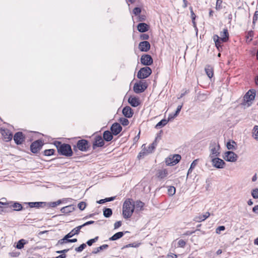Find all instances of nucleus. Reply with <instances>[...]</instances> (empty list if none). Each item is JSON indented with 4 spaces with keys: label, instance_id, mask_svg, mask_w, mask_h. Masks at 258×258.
<instances>
[{
    "label": "nucleus",
    "instance_id": "obj_22",
    "mask_svg": "<svg viewBox=\"0 0 258 258\" xmlns=\"http://www.w3.org/2000/svg\"><path fill=\"white\" fill-rule=\"evenodd\" d=\"M168 175V171L167 169H159L157 170L156 176L157 177L161 179L166 177Z\"/></svg>",
    "mask_w": 258,
    "mask_h": 258
},
{
    "label": "nucleus",
    "instance_id": "obj_20",
    "mask_svg": "<svg viewBox=\"0 0 258 258\" xmlns=\"http://www.w3.org/2000/svg\"><path fill=\"white\" fill-rule=\"evenodd\" d=\"M138 30L140 32H146L149 30V26L146 23H140L137 26Z\"/></svg>",
    "mask_w": 258,
    "mask_h": 258
},
{
    "label": "nucleus",
    "instance_id": "obj_49",
    "mask_svg": "<svg viewBox=\"0 0 258 258\" xmlns=\"http://www.w3.org/2000/svg\"><path fill=\"white\" fill-rule=\"evenodd\" d=\"M175 188L174 186H170L168 189V193L169 196H173L175 193Z\"/></svg>",
    "mask_w": 258,
    "mask_h": 258
},
{
    "label": "nucleus",
    "instance_id": "obj_6",
    "mask_svg": "<svg viewBox=\"0 0 258 258\" xmlns=\"http://www.w3.org/2000/svg\"><path fill=\"white\" fill-rule=\"evenodd\" d=\"M223 158L227 161L234 162L237 161L238 156L232 151H227L225 153Z\"/></svg>",
    "mask_w": 258,
    "mask_h": 258
},
{
    "label": "nucleus",
    "instance_id": "obj_44",
    "mask_svg": "<svg viewBox=\"0 0 258 258\" xmlns=\"http://www.w3.org/2000/svg\"><path fill=\"white\" fill-rule=\"evenodd\" d=\"M55 150L54 149H47L44 151V155L45 156H51L54 153Z\"/></svg>",
    "mask_w": 258,
    "mask_h": 258
},
{
    "label": "nucleus",
    "instance_id": "obj_11",
    "mask_svg": "<svg viewBox=\"0 0 258 258\" xmlns=\"http://www.w3.org/2000/svg\"><path fill=\"white\" fill-rule=\"evenodd\" d=\"M212 165L216 168L221 169L224 167L225 162L219 158H214L212 159Z\"/></svg>",
    "mask_w": 258,
    "mask_h": 258
},
{
    "label": "nucleus",
    "instance_id": "obj_45",
    "mask_svg": "<svg viewBox=\"0 0 258 258\" xmlns=\"http://www.w3.org/2000/svg\"><path fill=\"white\" fill-rule=\"evenodd\" d=\"M222 0H217L216 4V9L217 11H220L222 8Z\"/></svg>",
    "mask_w": 258,
    "mask_h": 258
},
{
    "label": "nucleus",
    "instance_id": "obj_58",
    "mask_svg": "<svg viewBox=\"0 0 258 258\" xmlns=\"http://www.w3.org/2000/svg\"><path fill=\"white\" fill-rule=\"evenodd\" d=\"M206 99V96L204 94H199L197 99L200 101H204Z\"/></svg>",
    "mask_w": 258,
    "mask_h": 258
},
{
    "label": "nucleus",
    "instance_id": "obj_46",
    "mask_svg": "<svg viewBox=\"0 0 258 258\" xmlns=\"http://www.w3.org/2000/svg\"><path fill=\"white\" fill-rule=\"evenodd\" d=\"M119 121L121 123V124L123 126H126L128 124L129 121L127 119L121 117L119 119Z\"/></svg>",
    "mask_w": 258,
    "mask_h": 258
},
{
    "label": "nucleus",
    "instance_id": "obj_47",
    "mask_svg": "<svg viewBox=\"0 0 258 258\" xmlns=\"http://www.w3.org/2000/svg\"><path fill=\"white\" fill-rule=\"evenodd\" d=\"M86 247V244L85 243H83L80 245V246L76 247L75 248V250L77 252H80L82 251Z\"/></svg>",
    "mask_w": 258,
    "mask_h": 258
},
{
    "label": "nucleus",
    "instance_id": "obj_17",
    "mask_svg": "<svg viewBox=\"0 0 258 258\" xmlns=\"http://www.w3.org/2000/svg\"><path fill=\"white\" fill-rule=\"evenodd\" d=\"M210 216V213L209 212H207L204 214L196 216L193 220L196 222H201L205 221Z\"/></svg>",
    "mask_w": 258,
    "mask_h": 258
},
{
    "label": "nucleus",
    "instance_id": "obj_18",
    "mask_svg": "<svg viewBox=\"0 0 258 258\" xmlns=\"http://www.w3.org/2000/svg\"><path fill=\"white\" fill-rule=\"evenodd\" d=\"M81 229V226H79L73 229L71 232L66 235L63 238H66V239L70 238L75 235H78Z\"/></svg>",
    "mask_w": 258,
    "mask_h": 258
},
{
    "label": "nucleus",
    "instance_id": "obj_36",
    "mask_svg": "<svg viewBox=\"0 0 258 258\" xmlns=\"http://www.w3.org/2000/svg\"><path fill=\"white\" fill-rule=\"evenodd\" d=\"M135 209L136 211H141L144 206V203L140 201H137L135 203Z\"/></svg>",
    "mask_w": 258,
    "mask_h": 258
},
{
    "label": "nucleus",
    "instance_id": "obj_4",
    "mask_svg": "<svg viewBox=\"0 0 258 258\" xmlns=\"http://www.w3.org/2000/svg\"><path fill=\"white\" fill-rule=\"evenodd\" d=\"M147 87V84L145 82L140 81L139 82L135 84L133 89L136 93L139 94L143 92Z\"/></svg>",
    "mask_w": 258,
    "mask_h": 258
},
{
    "label": "nucleus",
    "instance_id": "obj_42",
    "mask_svg": "<svg viewBox=\"0 0 258 258\" xmlns=\"http://www.w3.org/2000/svg\"><path fill=\"white\" fill-rule=\"evenodd\" d=\"M66 199H63L62 200H59L56 202H51L49 204L50 206L51 207H55L59 205H60L62 202L66 201Z\"/></svg>",
    "mask_w": 258,
    "mask_h": 258
},
{
    "label": "nucleus",
    "instance_id": "obj_21",
    "mask_svg": "<svg viewBox=\"0 0 258 258\" xmlns=\"http://www.w3.org/2000/svg\"><path fill=\"white\" fill-rule=\"evenodd\" d=\"M158 138H160V136L159 135H157V137L156 138L154 141L152 143V144H151V145H149V146L148 147V148L147 149H146L147 153L150 154V153H151L153 152V151L155 149V147L157 145V139Z\"/></svg>",
    "mask_w": 258,
    "mask_h": 258
},
{
    "label": "nucleus",
    "instance_id": "obj_48",
    "mask_svg": "<svg viewBox=\"0 0 258 258\" xmlns=\"http://www.w3.org/2000/svg\"><path fill=\"white\" fill-rule=\"evenodd\" d=\"M98 237L96 236L94 238L88 240L86 243L88 245L91 246L93 244V243L96 242L98 240Z\"/></svg>",
    "mask_w": 258,
    "mask_h": 258
},
{
    "label": "nucleus",
    "instance_id": "obj_41",
    "mask_svg": "<svg viewBox=\"0 0 258 258\" xmlns=\"http://www.w3.org/2000/svg\"><path fill=\"white\" fill-rule=\"evenodd\" d=\"M12 207L14 208V210L15 211H20L22 209L23 207L21 204L19 203H15L13 204Z\"/></svg>",
    "mask_w": 258,
    "mask_h": 258
},
{
    "label": "nucleus",
    "instance_id": "obj_10",
    "mask_svg": "<svg viewBox=\"0 0 258 258\" xmlns=\"http://www.w3.org/2000/svg\"><path fill=\"white\" fill-rule=\"evenodd\" d=\"M255 96V91L254 90H249L244 96V101L248 103L249 106L250 104L248 103L249 102L254 100Z\"/></svg>",
    "mask_w": 258,
    "mask_h": 258
},
{
    "label": "nucleus",
    "instance_id": "obj_54",
    "mask_svg": "<svg viewBox=\"0 0 258 258\" xmlns=\"http://www.w3.org/2000/svg\"><path fill=\"white\" fill-rule=\"evenodd\" d=\"M78 208L81 210H83L85 209V208H86V204L84 202H80L78 205Z\"/></svg>",
    "mask_w": 258,
    "mask_h": 258
},
{
    "label": "nucleus",
    "instance_id": "obj_39",
    "mask_svg": "<svg viewBox=\"0 0 258 258\" xmlns=\"http://www.w3.org/2000/svg\"><path fill=\"white\" fill-rule=\"evenodd\" d=\"M168 121V120L165 119H162L156 125L155 127L157 128H159L162 126H164L167 123Z\"/></svg>",
    "mask_w": 258,
    "mask_h": 258
},
{
    "label": "nucleus",
    "instance_id": "obj_32",
    "mask_svg": "<svg viewBox=\"0 0 258 258\" xmlns=\"http://www.w3.org/2000/svg\"><path fill=\"white\" fill-rule=\"evenodd\" d=\"M142 150L139 153V155L138 156V158L139 159H140L141 158L145 156H146V155L149 154V153H147V150H146V145L145 144L143 145L142 146Z\"/></svg>",
    "mask_w": 258,
    "mask_h": 258
},
{
    "label": "nucleus",
    "instance_id": "obj_64",
    "mask_svg": "<svg viewBox=\"0 0 258 258\" xmlns=\"http://www.w3.org/2000/svg\"><path fill=\"white\" fill-rule=\"evenodd\" d=\"M252 211L253 212H254V213L256 214H258V205H256L253 208H252Z\"/></svg>",
    "mask_w": 258,
    "mask_h": 258
},
{
    "label": "nucleus",
    "instance_id": "obj_38",
    "mask_svg": "<svg viewBox=\"0 0 258 258\" xmlns=\"http://www.w3.org/2000/svg\"><path fill=\"white\" fill-rule=\"evenodd\" d=\"M252 137L255 140L258 141V125H255L252 130Z\"/></svg>",
    "mask_w": 258,
    "mask_h": 258
},
{
    "label": "nucleus",
    "instance_id": "obj_19",
    "mask_svg": "<svg viewBox=\"0 0 258 258\" xmlns=\"http://www.w3.org/2000/svg\"><path fill=\"white\" fill-rule=\"evenodd\" d=\"M122 113L127 118H131L133 116V111L130 106H125L122 109Z\"/></svg>",
    "mask_w": 258,
    "mask_h": 258
},
{
    "label": "nucleus",
    "instance_id": "obj_34",
    "mask_svg": "<svg viewBox=\"0 0 258 258\" xmlns=\"http://www.w3.org/2000/svg\"><path fill=\"white\" fill-rule=\"evenodd\" d=\"M123 232H118L114 234L112 236H111L110 238H109L110 240L114 241L116 240L121 237H122L123 235Z\"/></svg>",
    "mask_w": 258,
    "mask_h": 258
},
{
    "label": "nucleus",
    "instance_id": "obj_35",
    "mask_svg": "<svg viewBox=\"0 0 258 258\" xmlns=\"http://www.w3.org/2000/svg\"><path fill=\"white\" fill-rule=\"evenodd\" d=\"M103 216L106 218L110 217L112 214V211L110 208H105L103 211Z\"/></svg>",
    "mask_w": 258,
    "mask_h": 258
},
{
    "label": "nucleus",
    "instance_id": "obj_62",
    "mask_svg": "<svg viewBox=\"0 0 258 258\" xmlns=\"http://www.w3.org/2000/svg\"><path fill=\"white\" fill-rule=\"evenodd\" d=\"M94 222H95L94 221H88V222L85 223L83 225H80V226H81V228H82V227H83L85 226H87V225L93 224Z\"/></svg>",
    "mask_w": 258,
    "mask_h": 258
},
{
    "label": "nucleus",
    "instance_id": "obj_50",
    "mask_svg": "<svg viewBox=\"0 0 258 258\" xmlns=\"http://www.w3.org/2000/svg\"><path fill=\"white\" fill-rule=\"evenodd\" d=\"M251 196L254 199H258V188H255L251 191Z\"/></svg>",
    "mask_w": 258,
    "mask_h": 258
},
{
    "label": "nucleus",
    "instance_id": "obj_55",
    "mask_svg": "<svg viewBox=\"0 0 258 258\" xmlns=\"http://www.w3.org/2000/svg\"><path fill=\"white\" fill-rule=\"evenodd\" d=\"M182 107V105H178L176 108L175 112L173 114V116H176L179 114Z\"/></svg>",
    "mask_w": 258,
    "mask_h": 258
},
{
    "label": "nucleus",
    "instance_id": "obj_30",
    "mask_svg": "<svg viewBox=\"0 0 258 258\" xmlns=\"http://www.w3.org/2000/svg\"><path fill=\"white\" fill-rule=\"evenodd\" d=\"M112 135V133L109 131H105L103 135L104 140L107 142L110 141L113 138Z\"/></svg>",
    "mask_w": 258,
    "mask_h": 258
},
{
    "label": "nucleus",
    "instance_id": "obj_15",
    "mask_svg": "<svg viewBox=\"0 0 258 258\" xmlns=\"http://www.w3.org/2000/svg\"><path fill=\"white\" fill-rule=\"evenodd\" d=\"M111 133L114 135H118L122 130V127L118 123H114L110 128Z\"/></svg>",
    "mask_w": 258,
    "mask_h": 258
},
{
    "label": "nucleus",
    "instance_id": "obj_12",
    "mask_svg": "<svg viewBox=\"0 0 258 258\" xmlns=\"http://www.w3.org/2000/svg\"><path fill=\"white\" fill-rule=\"evenodd\" d=\"M77 147L81 151H86L88 149V142L86 140L78 141Z\"/></svg>",
    "mask_w": 258,
    "mask_h": 258
},
{
    "label": "nucleus",
    "instance_id": "obj_23",
    "mask_svg": "<svg viewBox=\"0 0 258 258\" xmlns=\"http://www.w3.org/2000/svg\"><path fill=\"white\" fill-rule=\"evenodd\" d=\"M77 241V238H74V239L67 238L66 239V238H63L62 239H59L58 241L57 245H62L64 243H69V242L74 243V242H76Z\"/></svg>",
    "mask_w": 258,
    "mask_h": 258
},
{
    "label": "nucleus",
    "instance_id": "obj_1",
    "mask_svg": "<svg viewBox=\"0 0 258 258\" xmlns=\"http://www.w3.org/2000/svg\"><path fill=\"white\" fill-rule=\"evenodd\" d=\"M135 209V203L131 199L126 200L123 205L122 215L125 219L130 218Z\"/></svg>",
    "mask_w": 258,
    "mask_h": 258
},
{
    "label": "nucleus",
    "instance_id": "obj_2",
    "mask_svg": "<svg viewBox=\"0 0 258 258\" xmlns=\"http://www.w3.org/2000/svg\"><path fill=\"white\" fill-rule=\"evenodd\" d=\"M58 152L59 154L67 157H70L73 155L71 146L67 144H63L62 146L59 148Z\"/></svg>",
    "mask_w": 258,
    "mask_h": 258
},
{
    "label": "nucleus",
    "instance_id": "obj_33",
    "mask_svg": "<svg viewBox=\"0 0 258 258\" xmlns=\"http://www.w3.org/2000/svg\"><path fill=\"white\" fill-rule=\"evenodd\" d=\"M213 40L215 42L216 46L219 49V47H221V39L217 35H215L213 36Z\"/></svg>",
    "mask_w": 258,
    "mask_h": 258
},
{
    "label": "nucleus",
    "instance_id": "obj_31",
    "mask_svg": "<svg viewBox=\"0 0 258 258\" xmlns=\"http://www.w3.org/2000/svg\"><path fill=\"white\" fill-rule=\"evenodd\" d=\"M109 245L108 244H103L99 247L95 248L92 251V253L96 254L100 251L106 249L108 248Z\"/></svg>",
    "mask_w": 258,
    "mask_h": 258
},
{
    "label": "nucleus",
    "instance_id": "obj_60",
    "mask_svg": "<svg viewBox=\"0 0 258 258\" xmlns=\"http://www.w3.org/2000/svg\"><path fill=\"white\" fill-rule=\"evenodd\" d=\"M62 144H61V142H58V141L55 142L54 145L56 147L58 152L59 148L60 147H61V146H62Z\"/></svg>",
    "mask_w": 258,
    "mask_h": 258
},
{
    "label": "nucleus",
    "instance_id": "obj_5",
    "mask_svg": "<svg viewBox=\"0 0 258 258\" xmlns=\"http://www.w3.org/2000/svg\"><path fill=\"white\" fill-rule=\"evenodd\" d=\"M181 159L180 155L176 154L171 156L166 159V164L167 165L173 166L178 163Z\"/></svg>",
    "mask_w": 258,
    "mask_h": 258
},
{
    "label": "nucleus",
    "instance_id": "obj_27",
    "mask_svg": "<svg viewBox=\"0 0 258 258\" xmlns=\"http://www.w3.org/2000/svg\"><path fill=\"white\" fill-rule=\"evenodd\" d=\"M75 210V207L73 205H69L62 208L60 211L62 213L69 214L73 212Z\"/></svg>",
    "mask_w": 258,
    "mask_h": 258
},
{
    "label": "nucleus",
    "instance_id": "obj_14",
    "mask_svg": "<svg viewBox=\"0 0 258 258\" xmlns=\"http://www.w3.org/2000/svg\"><path fill=\"white\" fill-rule=\"evenodd\" d=\"M150 44L147 41H142L139 44V49L142 52L148 51L150 49Z\"/></svg>",
    "mask_w": 258,
    "mask_h": 258
},
{
    "label": "nucleus",
    "instance_id": "obj_7",
    "mask_svg": "<svg viewBox=\"0 0 258 258\" xmlns=\"http://www.w3.org/2000/svg\"><path fill=\"white\" fill-rule=\"evenodd\" d=\"M219 149L220 146L218 144L215 142H212L210 145L211 156L212 155V157L218 156L220 154V153L219 152Z\"/></svg>",
    "mask_w": 258,
    "mask_h": 258
},
{
    "label": "nucleus",
    "instance_id": "obj_56",
    "mask_svg": "<svg viewBox=\"0 0 258 258\" xmlns=\"http://www.w3.org/2000/svg\"><path fill=\"white\" fill-rule=\"evenodd\" d=\"M149 38V36L147 34H142L140 35V39L143 40H148Z\"/></svg>",
    "mask_w": 258,
    "mask_h": 258
},
{
    "label": "nucleus",
    "instance_id": "obj_9",
    "mask_svg": "<svg viewBox=\"0 0 258 258\" xmlns=\"http://www.w3.org/2000/svg\"><path fill=\"white\" fill-rule=\"evenodd\" d=\"M153 62L152 57L149 54H143L141 57V62L144 66H150L153 63Z\"/></svg>",
    "mask_w": 258,
    "mask_h": 258
},
{
    "label": "nucleus",
    "instance_id": "obj_53",
    "mask_svg": "<svg viewBox=\"0 0 258 258\" xmlns=\"http://www.w3.org/2000/svg\"><path fill=\"white\" fill-rule=\"evenodd\" d=\"M139 245H140V243H131V244H128L126 245L125 246H124V248H125V247H137Z\"/></svg>",
    "mask_w": 258,
    "mask_h": 258
},
{
    "label": "nucleus",
    "instance_id": "obj_37",
    "mask_svg": "<svg viewBox=\"0 0 258 258\" xmlns=\"http://www.w3.org/2000/svg\"><path fill=\"white\" fill-rule=\"evenodd\" d=\"M198 163V159H196L191 163L189 168L188 170L187 177L188 176L189 174H190L193 170V169L196 167Z\"/></svg>",
    "mask_w": 258,
    "mask_h": 258
},
{
    "label": "nucleus",
    "instance_id": "obj_13",
    "mask_svg": "<svg viewBox=\"0 0 258 258\" xmlns=\"http://www.w3.org/2000/svg\"><path fill=\"white\" fill-rule=\"evenodd\" d=\"M25 137L22 132L16 133L14 136V140L17 145H20L24 141Z\"/></svg>",
    "mask_w": 258,
    "mask_h": 258
},
{
    "label": "nucleus",
    "instance_id": "obj_61",
    "mask_svg": "<svg viewBox=\"0 0 258 258\" xmlns=\"http://www.w3.org/2000/svg\"><path fill=\"white\" fill-rule=\"evenodd\" d=\"M121 225V222L119 221L115 222L114 224V229H117L120 227Z\"/></svg>",
    "mask_w": 258,
    "mask_h": 258
},
{
    "label": "nucleus",
    "instance_id": "obj_16",
    "mask_svg": "<svg viewBox=\"0 0 258 258\" xmlns=\"http://www.w3.org/2000/svg\"><path fill=\"white\" fill-rule=\"evenodd\" d=\"M104 145V142L102 137L100 136H97L95 138V141L93 144V149H95L96 147H101Z\"/></svg>",
    "mask_w": 258,
    "mask_h": 258
},
{
    "label": "nucleus",
    "instance_id": "obj_8",
    "mask_svg": "<svg viewBox=\"0 0 258 258\" xmlns=\"http://www.w3.org/2000/svg\"><path fill=\"white\" fill-rule=\"evenodd\" d=\"M43 145V143L40 140H37L33 143L30 146V149L32 152L33 153H38L41 149Z\"/></svg>",
    "mask_w": 258,
    "mask_h": 258
},
{
    "label": "nucleus",
    "instance_id": "obj_3",
    "mask_svg": "<svg viewBox=\"0 0 258 258\" xmlns=\"http://www.w3.org/2000/svg\"><path fill=\"white\" fill-rule=\"evenodd\" d=\"M152 73L151 69L148 67L141 68L138 73L137 77L143 79L148 77Z\"/></svg>",
    "mask_w": 258,
    "mask_h": 258
},
{
    "label": "nucleus",
    "instance_id": "obj_59",
    "mask_svg": "<svg viewBox=\"0 0 258 258\" xmlns=\"http://www.w3.org/2000/svg\"><path fill=\"white\" fill-rule=\"evenodd\" d=\"M185 244V242L182 239H180L178 242V245L182 247H184Z\"/></svg>",
    "mask_w": 258,
    "mask_h": 258
},
{
    "label": "nucleus",
    "instance_id": "obj_43",
    "mask_svg": "<svg viewBox=\"0 0 258 258\" xmlns=\"http://www.w3.org/2000/svg\"><path fill=\"white\" fill-rule=\"evenodd\" d=\"M234 144L236 145V143L234 141H229L227 143V148L229 150H233L234 149Z\"/></svg>",
    "mask_w": 258,
    "mask_h": 258
},
{
    "label": "nucleus",
    "instance_id": "obj_25",
    "mask_svg": "<svg viewBox=\"0 0 258 258\" xmlns=\"http://www.w3.org/2000/svg\"><path fill=\"white\" fill-rule=\"evenodd\" d=\"M128 102L133 107H135L138 106L140 104L139 98L135 97H130L128 99Z\"/></svg>",
    "mask_w": 258,
    "mask_h": 258
},
{
    "label": "nucleus",
    "instance_id": "obj_29",
    "mask_svg": "<svg viewBox=\"0 0 258 258\" xmlns=\"http://www.w3.org/2000/svg\"><path fill=\"white\" fill-rule=\"evenodd\" d=\"M205 71L208 77L211 79L213 76V68L210 65H207L205 67Z\"/></svg>",
    "mask_w": 258,
    "mask_h": 258
},
{
    "label": "nucleus",
    "instance_id": "obj_26",
    "mask_svg": "<svg viewBox=\"0 0 258 258\" xmlns=\"http://www.w3.org/2000/svg\"><path fill=\"white\" fill-rule=\"evenodd\" d=\"M221 40L223 42H227L229 39V33L227 29H224L223 32L220 33Z\"/></svg>",
    "mask_w": 258,
    "mask_h": 258
},
{
    "label": "nucleus",
    "instance_id": "obj_57",
    "mask_svg": "<svg viewBox=\"0 0 258 258\" xmlns=\"http://www.w3.org/2000/svg\"><path fill=\"white\" fill-rule=\"evenodd\" d=\"M225 229V227L224 226H219L216 230L217 233L219 234L220 231H223Z\"/></svg>",
    "mask_w": 258,
    "mask_h": 258
},
{
    "label": "nucleus",
    "instance_id": "obj_24",
    "mask_svg": "<svg viewBox=\"0 0 258 258\" xmlns=\"http://www.w3.org/2000/svg\"><path fill=\"white\" fill-rule=\"evenodd\" d=\"M1 133L7 141H10L11 140H12L13 135L10 132L9 130H3L1 131Z\"/></svg>",
    "mask_w": 258,
    "mask_h": 258
},
{
    "label": "nucleus",
    "instance_id": "obj_28",
    "mask_svg": "<svg viewBox=\"0 0 258 258\" xmlns=\"http://www.w3.org/2000/svg\"><path fill=\"white\" fill-rule=\"evenodd\" d=\"M28 204L30 208L43 207L46 205L45 202H29Z\"/></svg>",
    "mask_w": 258,
    "mask_h": 258
},
{
    "label": "nucleus",
    "instance_id": "obj_40",
    "mask_svg": "<svg viewBox=\"0 0 258 258\" xmlns=\"http://www.w3.org/2000/svg\"><path fill=\"white\" fill-rule=\"evenodd\" d=\"M26 243L25 240L21 239L17 242L16 248L18 249H22Z\"/></svg>",
    "mask_w": 258,
    "mask_h": 258
},
{
    "label": "nucleus",
    "instance_id": "obj_63",
    "mask_svg": "<svg viewBox=\"0 0 258 258\" xmlns=\"http://www.w3.org/2000/svg\"><path fill=\"white\" fill-rule=\"evenodd\" d=\"M69 250V249H65L62 250H58L56 252L57 253H61V254H65V253L67 252Z\"/></svg>",
    "mask_w": 258,
    "mask_h": 258
},
{
    "label": "nucleus",
    "instance_id": "obj_52",
    "mask_svg": "<svg viewBox=\"0 0 258 258\" xmlns=\"http://www.w3.org/2000/svg\"><path fill=\"white\" fill-rule=\"evenodd\" d=\"M258 19V11H256L254 14L253 17V21L252 23L253 24H255L256 21Z\"/></svg>",
    "mask_w": 258,
    "mask_h": 258
},
{
    "label": "nucleus",
    "instance_id": "obj_51",
    "mask_svg": "<svg viewBox=\"0 0 258 258\" xmlns=\"http://www.w3.org/2000/svg\"><path fill=\"white\" fill-rule=\"evenodd\" d=\"M133 13H134L135 15L137 16V15H139V14L141 13V8H139V7H136V8H135L134 9V10H133Z\"/></svg>",
    "mask_w": 258,
    "mask_h": 258
}]
</instances>
